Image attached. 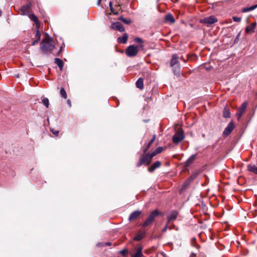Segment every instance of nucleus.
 I'll use <instances>...</instances> for the list:
<instances>
[{"instance_id":"f257e3e1","label":"nucleus","mask_w":257,"mask_h":257,"mask_svg":"<svg viewBox=\"0 0 257 257\" xmlns=\"http://www.w3.org/2000/svg\"><path fill=\"white\" fill-rule=\"evenodd\" d=\"M41 49L45 52H52L54 50L55 46L51 40H44L41 44Z\"/></svg>"},{"instance_id":"f03ea898","label":"nucleus","mask_w":257,"mask_h":257,"mask_svg":"<svg viewBox=\"0 0 257 257\" xmlns=\"http://www.w3.org/2000/svg\"><path fill=\"white\" fill-rule=\"evenodd\" d=\"M140 49L138 46L135 45H131L126 49L125 54L128 57H135L137 55Z\"/></svg>"},{"instance_id":"7ed1b4c3","label":"nucleus","mask_w":257,"mask_h":257,"mask_svg":"<svg viewBox=\"0 0 257 257\" xmlns=\"http://www.w3.org/2000/svg\"><path fill=\"white\" fill-rule=\"evenodd\" d=\"M151 161L152 159L149 156V154H145L141 156L137 166L139 167L143 164L149 165L151 163Z\"/></svg>"},{"instance_id":"20e7f679","label":"nucleus","mask_w":257,"mask_h":257,"mask_svg":"<svg viewBox=\"0 0 257 257\" xmlns=\"http://www.w3.org/2000/svg\"><path fill=\"white\" fill-rule=\"evenodd\" d=\"M159 214L158 212L156 210L151 213L146 221L143 224V227L147 226L152 223L155 218Z\"/></svg>"},{"instance_id":"39448f33","label":"nucleus","mask_w":257,"mask_h":257,"mask_svg":"<svg viewBox=\"0 0 257 257\" xmlns=\"http://www.w3.org/2000/svg\"><path fill=\"white\" fill-rule=\"evenodd\" d=\"M184 138L183 131L180 130L173 136L172 141L174 143L178 144Z\"/></svg>"},{"instance_id":"423d86ee","label":"nucleus","mask_w":257,"mask_h":257,"mask_svg":"<svg viewBox=\"0 0 257 257\" xmlns=\"http://www.w3.org/2000/svg\"><path fill=\"white\" fill-rule=\"evenodd\" d=\"M200 23L206 24L207 25L213 24L217 22V19L213 16H211L199 21Z\"/></svg>"},{"instance_id":"0eeeda50","label":"nucleus","mask_w":257,"mask_h":257,"mask_svg":"<svg viewBox=\"0 0 257 257\" xmlns=\"http://www.w3.org/2000/svg\"><path fill=\"white\" fill-rule=\"evenodd\" d=\"M31 4H28L20 9L19 13L22 15H27L30 11Z\"/></svg>"},{"instance_id":"6e6552de","label":"nucleus","mask_w":257,"mask_h":257,"mask_svg":"<svg viewBox=\"0 0 257 257\" xmlns=\"http://www.w3.org/2000/svg\"><path fill=\"white\" fill-rule=\"evenodd\" d=\"M110 28L115 30H118L119 32H123L125 29L123 25L119 22H116L112 24Z\"/></svg>"},{"instance_id":"1a4fd4ad","label":"nucleus","mask_w":257,"mask_h":257,"mask_svg":"<svg viewBox=\"0 0 257 257\" xmlns=\"http://www.w3.org/2000/svg\"><path fill=\"white\" fill-rule=\"evenodd\" d=\"M234 127L233 123L232 121L230 122L223 133V136L229 135L234 129Z\"/></svg>"},{"instance_id":"9d476101","label":"nucleus","mask_w":257,"mask_h":257,"mask_svg":"<svg viewBox=\"0 0 257 257\" xmlns=\"http://www.w3.org/2000/svg\"><path fill=\"white\" fill-rule=\"evenodd\" d=\"M247 102H243L241 104L240 107L237 110V112L236 113V115L237 116L238 120L241 118L242 114L243 113L245 110L246 109V108L247 107Z\"/></svg>"},{"instance_id":"9b49d317","label":"nucleus","mask_w":257,"mask_h":257,"mask_svg":"<svg viewBox=\"0 0 257 257\" xmlns=\"http://www.w3.org/2000/svg\"><path fill=\"white\" fill-rule=\"evenodd\" d=\"M256 25V22L251 23L250 25L246 27L245 29V32L248 34H252L254 33Z\"/></svg>"},{"instance_id":"f8f14e48","label":"nucleus","mask_w":257,"mask_h":257,"mask_svg":"<svg viewBox=\"0 0 257 257\" xmlns=\"http://www.w3.org/2000/svg\"><path fill=\"white\" fill-rule=\"evenodd\" d=\"M161 165V163L160 161H156L148 168V171L150 172H153L156 169L160 167Z\"/></svg>"},{"instance_id":"ddd939ff","label":"nucleus","mask_w":257,"mask_h":257,"mask_svg":"<svg viewBox=\"0 0 257 257\" xmlns=\"http://www.w3.org/2000/svg\"><path fill=\"white\" fill-rule=\"evenodd\" d=\"M141 214V211L137 210L132 212L129 217V220L130 221L137 219L140 215Z\"/></svg>"},{"instance_id":"4468645a","label":"nucleus","mask_w":257,"mask_h":257,"mask_svg":"<svg viewBox=\"0 0 257 257\" xmlns=\"http://www.w3.org/2000/svg\"><path fill=\"white\" fill-rule=\"evenodd\" d=\"M178 213L176 211H172L168 217V222L175 220L177 217Z\"/></svg>"},{"instance_id":"2eb2a0df","label":"nucleus","mask_w":257,"mask_h":257,"mask_svg":"<svg viewBox=\"0 0 257 257\" xmlns=\"http://www.w3.org/2000/svg\"><path fill=\"white\" fill-rule=\"evenodd\" d=\"M128 39V36L127 34L125 33L123 34V36L118 37L117 38V42L121 44H125Z\"/></svg>"},{"instance_id":"dca6fc26","label":"nucleus","mask_w":257,"mask_h":257,"mask_svg":"<svg viewBox=\"0 0 257 257\" xmlns=\"http://www.w3.org/2000/svg\"><path fill=\"white\" fill-rule=\"evenodd\" d=\"M109 4V6H110V10H111V12L112 13H113L114 15H118V11L120 9V5H118L117 6H115V7L116 8V9H114L112 6V2H110Z\"/></svg>"},{"instance_id":"f3484780","label":"nucleus","mask_w":257,"mask_h":257,"mask_svg":"<svg viewBox=\"0 0 257 257\" xmlns=\"http://www.w3.org/2000/svg\"><path fill=\"white\" fill-rule=\"evenodd\" d=\"M41 38V34L39 31V28H37V30L36 32L35 37V40L32 42V45L33 46L35 45L36 44H37L38 41L40 40Z\"/></svg>"},{"instance_id":"a211bd4d","label":"nucleus","mask_w":257,"mask_h":257,"mask_svg":"<svg viewBox=\"0 0 257 257\" xmlns=\"http://www.w3.org/2000/svg\"><path fill=\"white\" fill-rule=\"evenodd\" d=\"M177 64H179L178 57L176 54H173L170 62L171 66L173 67L175 65Z\"/></svg>"},{"instance_id":"6ab92c4d","label":"nucleus","mask_w":257,"mask_h":257,"mask_svg":"<svg viewBox=\"0 0 257 257\" xmlns=\"http://www.w3.org/2000/svg\"><path fill=\"white\" fill-rule=\"evenodd\" d=\"M29 18L32 21L35 22V23L36 24L37 28H39L40 27V23L37 17L35 15L31 14L29 16Z\"/></svg>"},{"instance_id":"aec40b11","label":"nucleus","mask_w":257,"mask_h":257,"mask_svg":"<svg viewBox=\"0 0 257 257\" xmlns=\"http://www.w3.org/2000/svg\"><path fill=\"white\" fill-rule=\"evenodd\" d=\"M165 20L171 24H173L175 22V19L174 17L170 14H167L166 16Z\"/></svg>"},{"instance_id":"412c9836","label":"nucleus","mask_w":257,"mask_h":257,"mask_svg":"<svg viewBox=\"0 0 257 257\" xmlns=\"http://www.w3.org/2000/svg\"><path fill=\"white\" fill-rule=\"evenodd\" d=\"M55 63L59 67L60 70H62L63 67V62L59 58L55 59Z\"/></svg>"},{"instance_id":"4be33fe9","label":"nucleus","mask_w":257,"mask_h":257,"mask_svg":"<svg viewBox=\"0 0 257 257\" xmlns=\"http://www.w3.org/2000/svg\"><path fill=\"white\" fill-rule=\"evenodd\" d=\"M136 86L141 89L144 88V81L142 78H140L136 82Z\"/></svg>"},{"instance_id":"5701e85b","label":"nucleus","mask_w":257,"mask_h":257,"mask_svg":"<svg viewBox=\"0 0 257 257\" xmlns=\"http://www.w3.org/2000/svg\"><path fill=\"white\" fill-rule=\"evenodd\" d=\"M256 8H257V5H253L252 6H251V7H248V8H244L241 10V12L246 13V12L254 10Z\"/></svg>"},{"instance_id":"b1692460","label":"nucleus","mask_w":257,"mask_h":257,"mask_svg":"<svg viewBox=\"0 0 257 257\" xmlns=\"http://www.w3.org/2000/svg\"><path fill=\"white\" fill-rule=\"evenodd\" d=\"M247 169L249 171L257 174V167L254 165H248L247 166Z\"/></svg>"},{"instance_id":"393cba45","label":"nucleus","mask_w":257,"mask_h":257,"mask_svg":"<svg viewBox=\"0 0 257 257\" xmlns=\"http://www.w3.org/2000/svg\"><path fill=\"white\" fill-rule=\"evenodd\" d=\"M134 42L136 43H141V44L139 46H138L139 48L142 49H144V46L143 44V41L141 38H139V37L136 38L134 39Z\"/></svg>"},{"instance_id":"a878e982","label":"nucleus","mask_w":257,"mask_h":257,"mask_svg":"<svg viewBox=\"0 0 257 257\" xmlns=\"http://www.w3.org/2000/svg\"><path fill=\"white\" fill-rule=\"evenodd\" d=\"M195 159V155H192L185 162L186 166H188L192 164Z\"/></svg>"},{"instance_id":"bb28decb","label":"nucleus","mask_w":257,"mask_h":257,"mask_svg":"<svg viewBox=\"0 0 257 257\" xmlns=\"http://www.w3.org/2000/svg\"><path fill=\"white\" fill-rule=\"evenodd\" d=\"M142 247H139L135 253V254L133 255V257H142Z\"/></svg>"},{"instance_id":"cd10ccee","label":"nucleus","mask_w":257,"mask_h":257,"mask_svg":"<svg viewBox=\"0 0 257 257\" xmlns=\"http://www.w3.org/2000/svg\"><path fill=\"white\" fill-rule=\"evenodd\" d=\"M144 237V233L143 232H139L138 233L136 236L134 237V240L137 241H139L143 239Z\"/></svg>"},{"instance_id":"c85d7f7f","label":"nucleus","mask_w":257,"mask_h":257,"mask_svg":"<svg viewBox=\"0 0 257 257\" xmlns=\"http://www.w3.org/2000/svg\"><path fill=\"white\" fill-rule=\"evenodd\" d=\"M198 173H194L190 176V177L186 181L185 183L187 185H189L191 181L194 179L197 176Z\"/></svg>"},{"instance_id":"c756f323","label":"nucleus","mask_w":257,"mask_h":257,"mask_svg":"<svg viewBox=\"0 0 257 257\" xmlns=\"http://www.w3.org/2000/svg\"><path fill=\"white\" fill-rule=\"evenodd\" d=\"M223 116L224 117L228 118L230 117V112L229 110L225 108L223 112Z\"/></svg>"},{"instance_id":"7c9ffc66","label":"nucleus","mask_w":257,"mask_h":257,"mask_svg":"<svg viewBox=\"0 0 257 257\" xmlns=\"http://www.w3.org/2000/svg\"><path fill=\"white\" fill-rule=\"evenodd\" d=\"M118 20H121L123 23L126 24H129L132 22L131 19H126L122 17H120Z\"/></svg>"},{"instance_id":"2f4dec72","label":"nucleus","mask_w":257,"mask_h":257,"mask_svg":"<svg viewBox=\"0 0 257 257\" xmlns=\"http://www.w3.org/2000/svg\"><path fill=\"white\" fill-rule=\"evenodd\" d=\"M60 93L63 98H64L65 99H66L67 98L66 92L63 88H61V89L60 90Z\"/></svg>"},{"instance_id":"473e14b6","label":"nucleus","mask_w":257,"mask_h":257,"mask_svg":"<svg viewBox=\"0 0 257 257\" xmlns=\"http://www.w3.org/2000/svg\"><path fill=\"white\" fill-rule=\"evenodd\" d=\"M43 104L46 106V107H49V101L48 98H45L42 100Z\"/></svg>"},{"instance_id":"72a5a7b5","label":"nucleus","mask_w":257,"mask_h":257,"mask_svg":"<svg viewBox=\"0 0 257 257\" xmlns=\"http://www.w3.org/2000/svg\"><path fill=\"white\" fill-rule=\"evenodd\" d=\"M163 148L159 147L157 148L155 151L158 154L161 153L163 151Z\"/></svg>"},{"instance_id":"f704fd0d","label":"nucleus","mask_w":257,"mask_h":257,"mask_svg":"<svg viewBox=\"0 0 257 257\" xmlns=\"http://www.w3.org/2000/svg\"><path fill=\"white\" fill-rule=\"evenodd\" d=\"M232 19L233 20V21L234 22H240L241 21V18H239V17H233Z\"/></svg>"},{"instance_id":"c9c22d12","label":"nucleus","mask_w":257,"mask_h":257,"mask_svg":"<svg viewBox=\"0 0 257 257\" xmlns=\"http://www.w3.org/2000/svg\"><path fill=\"white\" fill-rule=\"evenodd\" d=\"M151 145H152V144H150V143L149 142V143L147 144L146 148L144 149V153H146L148 150V149L151 147Z\"/></svg>"},{"instance_id":"e433bc0d","label":"nucleus","mask_w":257,"mask_h":257,"mask_svg":"<svg viewBox=\"0 0 257 257\" xmlns=\"http://www.w3.org/2000/svg\"><path fill=\"white\" fill-rule=\"evenodd\" d=\"M120 253L122 254V255H125L127 253V249H123L122 250L120 251Z\"/></svg>"},{"instance_id":"4c0bfd02","label":"nucleus","mask_w":257,"mask_h":257,"mask_svg":"<svg viewBox=\"0 0 257 257\" xmlns=\"http://www.w3.org/2000/svg\"><path fill=\"white\" fill-rule=\"evenodd\" d=\"M157 154V153H156V151H155L154 152H153L151 154H149V156L150 157L151 159L152 160V158L154 156H155Z\"/></svg>"},{"instance_id":"58836bf2","label":"nucleus","mask_w":257,"mask_h":257,"mask_svg":"<svg viewBox=\"0 0 257 257\" xmlns=\"http://www.w3.org/2000/svg\"><path fill=\"white\" fill-rule=\"evenodd\" d=\"M51 132L56 136H57L59 133V131H55L54 129H51Z\"/></svg>"},{"instance_id":"ea45409f","label":"nucleus","mask_w":257,"mask_h":257,"mask_svg":"<svg viewBox=\"0 0 257 257\" xmlns=\"http://www.w3.org/2000/svg\"><path fill=\"white\" fill-rule=\"evenodd\" d=\"M155 138H156V136H155V135H154L153 138L150 140L149 143H150V144H152L154 142Z\"/></svg>"},{"instance_id":"a19ab883","label":"nucleus","mask_w":257,"mask_h":257,"mask_svg":"<svg viewBox=\"0 0 257 257\" xmlns=\"http://www.w3.org/2000/svg\"><path fill=\"white\" fill-rule=\"evenodd\" d=\"M67 103L68 104V105L69 106V107H71V101L69 100V99H68L67 100Z\"/></svg>"},{"instance_id":"79ce46f5","label":"nucleus","mask_w":257,"mask_h":257,"mask_svg":"<svg viewBox=\"0 0 257 257\" xmlns=\"http://www.w3.org/2000/svg\"><path fill=\"white\" fill-rule=\"evenodd\" d=\"M101 1V0H98V2H97L98 5H99V4H100V3Z\"/></svg>"},{"instance_id":"37998d69","label":"nucleus","mask_w":257,"mask_h":257,"mask_svg":"<svg viewBox=\"0 0 257 257\" xmlns=\"http://www.w3.org/2000/svg\"><path fill=\"white\" fill-rule=\"evenodd\" d=\"M111 243L110 242H108L106 243V245H110Z\"/></svg>"},{"instance_id":"c03bdc74","label":"nucleus","mask_w":257,"mask_h":257,"mask_svg":"<svg viewBox=\"0 0 257 257\" xmlns=\"http://www.w3.org/2000/svg\"><path fill=\"white\" fill-rule=\"evenodd\" d=\"M2 15V11L0 10V16H1Z\"/></svg>"},{"instance_id":"a18cd8bd","label":"nucleus","mask_w":257,"mask_h":257,"mask_svg":"<svg viewBox=\"0 0 257 257\" xmlns=\"http://www.w3.org/2000/svg\"><path fill=\"white\" fill-rule=\"evenodd\" d=\"M166 227H166L164 228V231H165V230H166Z\"/></svg>"}]
</instances>
